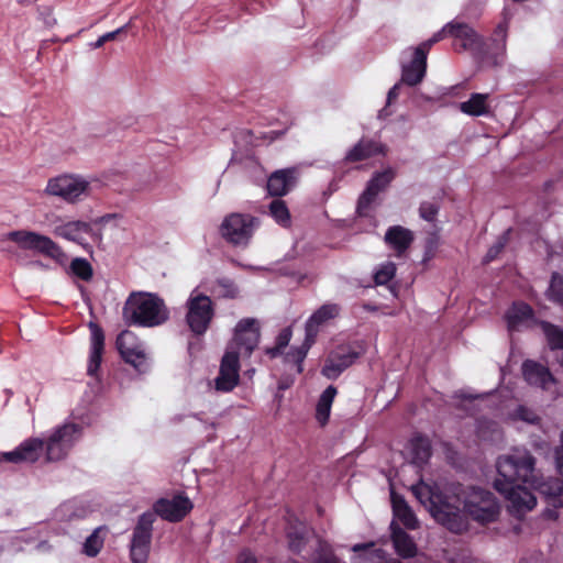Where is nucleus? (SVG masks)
I'll return each instance as SVG.
<instances>
[{"instance_id": "obj_1", "label": "nucleus", "mask_w": 563, "mask_h": 563, "mask_svg": "<svg viewBox=\"0 0 563 563\" xmlns=\"http://www.w3.org/2000/svg\"><path fill=\"white\" fill-rule=\"evenodd\" d=\"M534 464V457L527 450L520 449L500 456L497 461L498 477L494 482V487L507 498L510 511L515 515L530 511L537 505L536 496L517 483L522 482L533 488Z\"/></svg>"}, {"instance_id": "obj_2", "label": "nucleus", "mask_w": 563, "mask_h": 563, "mask_svg": "<svg viewBox=\"0 0 563 563\" xmlns=\"http://www.w3.org/2000/svg\"><path fill=\"white\" fill-rule=\"evenodd\" d=\"M411 490L431 516L451 532L462 533L467 530V520L456 505L455 498L443 495L438 487L424 482L413 485Z\"/></svg>"}, {"instance_id": "obj_3", "label": "nucleus", "mask_w": 563, "mask_h": 563, "mask_svg": "<svg viewBox=\"0 0 563 563\" xmlns=\"http://www.w3.org/2000/svg\"><path fill=\"white\" fill-rule=\"evenodd\" d=\"M261 338L258 321L254 318L241 319L235 328L234 335L229 343L220 364V371L240 379V357H250L257 347Z\"/></svg>"}, {"instance_id": "obj_4", "label": "nucleus", "mask_w": 563, "mask_h": 563, "mask_svg": "<svg viewBox=\"0 0 563 563\" xmlns=\"http://www.w3.org/2000/svg\"><path fill=\"white\" fill-rule=\"evenodd\" d=\"M168 314L164 300L148 292L131 295L123 308L124 320L141 327L161 325L168 319Z\"/></svg>"}, {"instance_id": "obj_5", "label": "nucleus", "mask_w": 563, "mask_h": 563, "mask_svg": "<svg viewBox=\"0 0 563 563\" xmlns=\"http://www.w3.org/2000/svg\"><path fill=\"white\" fill-rule=\"evenodd\" d=\"M341 307L338 303L327 302L318 308L306 322L305 342L299 347L291 349L285 356V361L291 364L297 373L302 371V362L314 342L319 327L340 314Z\"/></svg>"}, {"instance_id": "obj_6", "label": "nucleus", "mask_w": 563, "mask_h": 563, "mask_svg": "<svg viewBox=\"0 0 563 563\" xmlns=\"http://www.w3.org/2000/svg\"><path fill=\"white\" fill-rule=\"evenodd\" d=\"M464 511L481 523L493 522L499 514V506L495 496L485 489L471 487L464 494Z\"/></svg>"}, {"instance_id": "obj_7", "label": "nucleus", "mask_w": 563, "mask_h": 563, "mask_svg": "<svg viewBox=\"0 0 563 563\" xmlns=\"http://www.w3.org/2000/svg\"><path fill=\"white\" fill-rule=\"evenodd\" d=\"M258 227L260 220L256 217L233 212L223 219L220 234L233 245L246 246Z\"/></svg>"}, {"instance_id": "obj_8", "label": "nucleus", "mask_w": 563, "mask_h": 563, "mask_svg": "<svg viewBox=\"0 0 563 563\" xmlns=\"http://www.w3.org/2000/svg\"><path fill=\"white\" fill-rule=\"evenodd\" d=\"M186 322L197 335L207 332L214 316V309L209 296L194 289L186 301Z\"/></svg>"}, {"instance_id": "obj_9", "label": "nucleus", "mask_w": 563, "mask_h": 563, "mask_svg": "<svg viewBox=\"0 0 563 563\" xmlns=\"http://www.w3.org/2000/svg\"><path fill=\"white\" fill-rule=\"evenodd\" d=\"M89 183L81 176L63 174L48 179L45 192L68 203H76L88 195Z\"/></svg>"}, {"instance_id": "obj_10", "label": "nucleus", "mask_w": 563, "mask_h": 563, "mask_svg": "<svg viewBox=\"0 0 563 563\" xmlns=\"http://www.w3.org/2000/svg\"><path fill=\"white\" fill-rule=\"evenodd\" d=\"M81 427L76 423H65L49 435L46 441V459L54 462L64 459L81 435Z\"/></svg>"}, {"instance_id": "obj_11", "label": "nucleus", "mask_w": 563, "mask_h": 563, "mask_svg": "<svg viewBox=\"0 0 563 563\" xmlns=\"http://www.w3.org/2000/svg\"><path fill=\"white\" fill-rule=\"evenodd\" d=\"M8 238L15 242L21 249L41 253L54 260L64 257V252L51 238L33 231H12Z\"/></svg>"}, {"instance_id": "obj_12", "label": "nucleus", "mask_w": 563, "mask_h": 563, "mask_svg": "<svg viewBox=\"0 0 563 563\" xmlns=\"http://www.w3.org/2000/svg\"><path fill=\"white\" fill-rule=\"evenodd\" d=\"M155 515L151 511L142 514L132 533L130 554L133 563H146L152 541Z\"/></svg>"}, {"instance_id": "obj_13", "label": "nucleus", "mask_w": 563, "mask_h": 563, "mask_svg": "<svg viewBox=\"0 0 563 563\" xmlns=\"http://www.w3.org/2000/svg\"><path fill=\"white\" fill-rule=\"evenodd\" d=\"M117 347L122 358L137 372L147 369V356L143 343L130 330L122 331L117 338Z\"/></svg>"}, {"instance_id": "obj_14", "label": "nucleus", "mask_w": 563, "mask_h": 563, "mask_svg": "<svg viewBox=\"0 0 563 563\" xmlns=\"http://www.w3.org/2000/svg\"><path fill=\"white\" fill-rule=\"evenodd\" d=\"M191 508V501L187 497L179 495L173 499H158L153 506L154 511L152 514L167 521L177 522L180 521Z\"/></svg>"}, {"instance_id": "obj_15", "label": "nucleus", "mask_w": 563, "mask_h": 563, "mask_svg": "<svg viewBox=\"0 0 563 563\" xmlns=\"http://www.w3.org/2000/svg\"><path fill=\"white\" fill-rule=\"evenodd\" d=\"M53 232L56 236L75 242L85 249L87 247V244L85 243V235H89L93 240H100V234L93 231L91 224L80 220L56 225Z\"/></svg>"}, {"instance_id": "obj_16", "label": "nucleus", "mask_w": 563, "mask_h": 563, "mask_svg": "<svg viewBox=\"0 0 563 563\" xmlns=\"http://www.w3.org/2000/svg\"><path fill=\"white\" fill-rule=\"evenodd\" d=\"M358 358V353L349 349H340L332 352L327 358L322 375L329 379H335Z\"/></svg>"}, {"instance_id": "obj_17", "label": "nucleus", "mask_w": 563, "mask_h": 563, "mask_svg": "<svg viewBox=\"0 0 563 563\" xmlns=\"http://www.w3.org/2000/svg\"><path fill=\"white\" fill-rule=\"evenodd\" d=\"M395 173L391 168L384 172L376 173L368 181L365 191L358 199L357 210L362 213L363 209L367 208L378 195L379 191L384 190L390 181L394 179Z\"/></svg>"}, {"instance_id": "obj_18", "label": "nucleus", "mask_w": 563, "mask_h": 563, "mask_svg": "<svg viewBox=\"0 0 563 563\" xmlns=\"http://www.w3.org/2000/svg\"><path fill=\"white\" fill-rule=\"evenodd\" d=\"M522 375L526 382L531 386L548 389L550 384H555L556 379L549 368L536 361L526 360L521 366Z\"/></svg>"}, {"instance_id": "obj_19", "label": "nucleus", "mask_w": 563, "mask_h": 563, "mask_svg": "<svg viewBox=\"0 0 563 563\" xmlns=\"http://www.w3.org/2000/svg\"><path fill=\"white\" fill-rule=\"evenodd\" d=\"M44 446V441L38 438L25 440L14 451L4 453V459L9 462H35L38 460Z\"/></svg>"}, {"instance_id": "obj_20", "label": "nucleus", "mask_w": 563, "mask_h": 563, "mask_svg": "<svg viewBox=\"0 0 563 563\" xmlns=\"http://www.w3.org/2000/svg\"><path fill=\"white\" fill-rule=\"evenodd\" d=\"M296 179V168L276 170L269 176L267 180V190L272 196L282 197L295 186Z\"/></svg>"}, {"instance_id": "obj_21", "label": "nucleus", "mask_w": 563, "mask_h": 563, "mask_svg": "<svg viewBox=\"0 0 563 563\" xmlns=\"http://www.w3.org/2000/svg\"><path fill=\"white\" fill-rule=\"evenodd\" d=\"M427 70V57L423 53L413 49L412 59L401 68V81L408 86H416L422 81Z\"/></svg>"}, {"instance_id": "obj_22", "label": "nucleus", "mask_w": 563, "mask_h": 563, "mask_svg": "<svg viewBox=\"0 0 563 563\" xmlns=\"http://www.w3.org/2000/svg\"><path fill=\"white\" fill-rule=\"evenodd\" d=\"M90 329V356L88 364V374L95 375L101 364V356L104 347V334L102 329L93 323H89Z\"/></svg>"}, {"instance_id": "obj_23", "label": "nucleus", "mask_w": 563, "mask_h": 563, "mask_svg": "<svg viewBox=\"0 0 563 563\" xmlns=\"http://www.w3.org/2000/svg\"><path fill=\"white\" fill-rule=\"evenodd\" d=\"M385 242L396 251L397 255L405 253L413 241V233L401 225L390 227L385 234Z\"/></svg>"}, {"instance_id": "obj_24", "label": "nucleus", "mask_w": 563, "mask_h": 563, "mask_svg": "<svg viewBox=\"0 0 563 563\" xmlns=\"http://www.w3.org/2000/svg\"><path fill=\"white\" fill-rule=\"evenodd\" d=\"M376 154H385V146L380 143L362 139L345 155V161L355 163L367 159Z\"/></svg>"}, {"instance_id": "obj_25", "label": "nucleus", "mask_w": 563, "mask_h": 563, "mask_svg": "<svg viewBox=\"0 0 563 563\" xmlns=\"http://www.w3.org/2000/svg\"><path fill=\"white\" fill-rule=\"evenodd\" d=\"M390 529L396 553L404 559L413 558L417 554V545L412 538L395 523H391Z\"/></svg>"}, {"instance_id": "obj_26", "label": "nucleus", "mask_w": 563, "mask_h": 563, "mask_svg": "<svg viewBox=\"0 0 563 563\" xmlns=\"http://www.w3.org/2000/svg\"><path fill=\"white\" fill-rule=\"evenodd\" d=\"M534 486L533 488L539 490L540 494L547 498L552 499V505L555 507L562 506L560 497L563 494V481L560 478H548L547 481H539L534 474Z\"/></svg>"}, {"instance_id": "obj_27", "label": "nucleus", "mask_w": 563, "mask_h": 563, "mask_svg": "<svg viewBox=\"0 0 563 563\" xmlns=\"http://www.w3.org/2000/svg\"><path fill=\"white\" fill-rule=\"evenodd\" d=\"M446 30H451V36L461 41V48L467 49L478 42L475 31L467 24L461 22L446 23Z\"/></svg>"}, {"instance_id": "obj_28", "label": "nucleus", "mask_w": 563, "mask_h": 563, "mask_svg": "<svg viewBox=\"0 0 563 563\" xmlns=\"http://www.w3.org/2000/svg\"><path fill=\"white\" fill-rule=\"evenodd\" d=\"M532 317L533 310L528 303L515 302L506 314L508 329L510 331L518 330L523 322L532 319Z\"/></svg>"}, {"instance_id": "obj_29", "label": "nucleus", "mask_w": 563, "mask_h": 563, "mask_svg": "<svg viewBox=\"0 0 563 563\" xmlns=\"http://www.w3.org/2000/svg\"><path fill=\"white\" fill-rule=\"evenodd\" d=\"M393 510L395 517L408 529H417L419 527L418 519L411 508L404 498L391 495Z\"/></svg>"}, {"instance_id": "obj_30", "label": "nucleus", "mask_w": 563, "mask_h": 563, "mask_svg": "<svg viewBox=\"0 0 563 563\" xmlns=\"http://www.w3.org/2000/svg\"><path fill=\"white\" fill-rule=\"evenodd\" d=\"M487 93H473L467 101L461 102L460 110L472 117H479L488 113Z\"/></svg>"}, {"instance_id": "obj_31", "label": "nucleus", "mask_w": 563, "mask_h": 563, "mask_svg": "<svg viewBox=\"0 0 563 563\" xmlns=\"http://www.w3.org/2000/svg\"><path fill=\"white\" fill-rule=\"evenodd\" d=\"M410 451L416 464L422 465L431 456V443L427 437L417 435L410 441Z\"/></svg>"}, {"instance_id": "obj_32", "label": "nucleus", "mask_w": 563, "mask_h": 563, "mask_svg": "<svg viewBox=\"0 0 563 563\" xmlns=\"http://www.w3.org/2000/svg\"><path fill=\"white\" fill-rule=\"evenodd\" d=\"M335 395L336 388L334 386H329L322 391L319 398L316 418L321 424H324L329 419L331 406Z\"/></svg>"}, {"instance_id": "obj_33", "label": "nucleus", "mask_w": 563, "mask_h": 563, "mask_svg": "<svg viewBox=\"0 0 563 563\" xmlns=\"http://www.w3.org/2000/svg\"><path fill=\"white\" fill-rule=\"evenodd\" d=\"M551 350H563V328L548 321L539 322Z\"/></svg>"}, {"instance_id": "obj_34", "label": "nucleus", "mask_w": 563, "mask_h": 563, "mask_svg": "<svg viewBox=\"0 0 563 563\" xmlns=\"http://www.w3.org/2000/svg\"><path fill=\"white\" fill-rule=\"evenodd\" d=\"M354 552L362 551L364 559L371 563H401L397 559H386L384 551L380 549H374V544H356L353 547Z\"/></svg>"}, {"instance_id": "obj_35", "label": "nucleus", "mask_w": 563, "mask_h": 563, "mask_svg": "<svg viewBox=\"0 0 563 563\" xmlns=\"http://www.w3.org/2000/svg\"><path fill=\"white\" fill-rule=\"evenodd\" d=\"M271 217L282 227L288 228L291 223V217L288 207L284 200L274 199L268 206Z\"/></svg>"}, {"instance_id": "obj_36", "label": "nucleus", "mask_w": 563, "mask_h": 563, "mask_svg": "<svg viewBox=\"0 0 563 563\" xmlns=\"http://www.w3.org/2000/svg\"><path fill=\"white\" fill-rule=\"evenodd\" d=\"M211 292L220 298L233 299L238 297L239 288L233 280L229 278H219L212 285Z\"/></svg>"}, {"instance_id": "obj_37", "label": "nucleus", "mask_w": 563, "mask_h": 563, "mask_svg": "<svg viewBox=\"0 0 563 563\" xmlns=\"http://www.w3.org/2000/svg\"><path fill=\"white\" fill-rule=\"evenodd\" d=\"M547 296L550 300L563 307V278L558 273H554L551 277Z\"/></svg>"}, {"instance_id": "obj_38", "label": "nucleus", "mask_w": 563, "mask_h": 563, "mask_svg": "<svg viewBox=\"0 0 563 563\" xmlns=\"http://www.w3.org/2000/svg\"><path fill=\"white\" fill-rule=\"evenodd\" d=\"M306 534L307 530L303 526L294 528L287 532L289 549L292 552L299 553L302 550L306 544Z\"/></svg>"}, {"instance_id": "obj_39", "label": "nucleus", "mask_w": 563, "mask_h": 563, "mask_svg": "<svg viewBox=\"0 0 563 563\" xmlns=\"http://www.w3.org/2000/svg\"><path fill=\"white\" fill-rule=\"evenodd\" d=\"M396 275V265L393 262L382 264L374 274L376 285H387Z\"/></svg>"}, {"instance_id": "obj_40", "label": "nucleus", "mask_w": 563, "mask_h": 563, "mask_svg": "<svg viewBox=\"0 0 563 563\" xmlns=\"http://www.w3.org/2000/svg\"><path fill=\"white\" fill-rule=\"evenodd\" d=\"M70 269L77 277H79L82 280L87 282L90 280L92 277V267L90 263L85 258L77 257L73 260L70 264Z\"/></svg>"}, {"instance_id": "obj_41", "label": "nucleus", "mask_w": 563, "mask_h": 563, "mask_svg": "<svg viewBox=\"0 0 563 563\" xmlns=\"http://www.w3.org/2000/svg\"><path fill=\"white\" fill-rule=\"evenodd\" d=\"M100 530L101 528H97L84 543V553L88 556H96L103 545V540L99 536Z\"/></svg>"}, {"instance_id": "obj_42", "label": "nucleus", "mask_w": 563, "mask_h": 563, "mask_svg": "<svg viewBox=\"0 0 563 563\" xmlns=\"http://www.w3.org/2000/svg\"><path fill=\"white\" fill-rule=\"evenodd\" d=\"M312 563H339L327 543L318 542Z\"/></svg>"}, {"instance_id": "obj_43", "label": "nucleus", "mask_w": 563, "mask_h": 563, "mask_svg": "<svg viewBox=\"0 0 563 563\" xmlns=\"http://www.w3.org/2000/svg\"><path fill=\"white\" fill-rule=\"evenodd\" d=\"M440 206L434 201H423L419 207V216L428 222H433L438 216Z\"/></svg>"}, {"instance_id": "obj_44", "label": "nucleus", "mask_w": 563, "mask_h": 563, "mask_svg": "<svg viewBox=\"0 0 563 563\" xmlns=\"http://www.w3.org/2000/svg\"><path fill=\"white\" fill-rule=\"evenodd\" d=\"M239 384L238 379H234L233 376L224 374L219 371V375L214 379L216 389L219 391H231Z\"/></svg>"}, {"instance_id": "obj_45", "label": "nucleus", "mask_w": 563, "mask_h": 563, "mask_svg": "<svg viewBox=\"0 0 563 563\" xmlns=\"http://www.w3.org/2000/svg\"><path fill=\"white\" fill-rule=\"evenodd\" d=\"M507 30H508V21L505 19L504 22L499 23L495 30V42L499 40L497 43V48L500 51L501 55H504L506 51V40H507Z\"/></svg>"}, {"instance_id": "obj_46", "label": "nucleus", "mask_w": 563, "mask_h": 563, "mask_svg": "<svg viewBox=\"0 0 563 563\" xmlns=\"http://www.w3.org/2000/svg\"><path fill=\"white\" fill-rule=\"evenodd\" d=\"M126 26H122L117 29L115 31L108 32L103 35H101L95 43L90 44L92 48H99L101 47L106 42L113 41L117 38V36L125 30Z\"/></svg>"}, {"instance_id": "obj_47", "label": "nucleus", "mask_w": 563, "mask_h": 563, "mask_svg": "<svg viewBox=\"0 0 563 563\" xmlns=\"http://www.w3.org/2000/svg\"><path fill=\"white\" fill-rule=\"evenodd\" d=\"M506 244V238H500L487 252L485 256L486 262H490L497 257V255L501 252V250L505 247Z\"/></svg>"}, {"instance_id": "obj_48", "label": "nucleus", "mask_w": 563, "mask_h": 563, "mask_svg": "<svg viewBox=\"0 0 563 563\" xmlns=\"http://www.w3.org/2000/svg\"><path fill=\"white\" fill-rule=\"evenodd\" d=\"M291 340V330L289 328L283 329L276 339V344L285 349Z\"/></svg>"}, {"instance_id": "obj_49", "label": "nucleus", "mask_w": 563, "mask_h": 563, "mask_svg": "<svg viewBox=\"0 0 563 563\" xmlns=\"http://www.w3.org/2000/svg\"><path fill=\"white\" fill-rule=\"evenodd\" d=\"M556 468L561 476H563V431L561 434V446L555 451Z\"/></svg>"}, {"instance_id": "obj_50", "label": "nucleus", "mask_w": 563, "mask_h": 563, "mask_svg": "<svg viewBox=\"0 0 563 563\" xmlns=\"http://www.w3.org/2000/svg\"><path fill=\"white\" fill-rule=\"evenodd\" d=\"M438 43L437 37L432 36L428 41L422 42L420 45H418L415 49L419 53H423L426 57L428 56V53L433 44Z\"/></svg>"}, {"instance_id": "obj_51", "label": "nucleus", "mask_w": 563, "mask_h": 563, "mask_svg": "<svg viewBox=\"0 0 563 563\" xmlns=\"http://www.w3.org/2000/svg\"><path fill=\"white\" fill-rule=\"evenodd\" d=\"M451 563H478V561L470 554L460 553L451 559Z\"/></svg>"}, {"instance_id": "obj_52", "label": "nucleus", "mask_w": 563, "mask_h": 563, "mask_svg": "<svg viewBox=\"0 0 563 563\" xmlns=\"http://www.w3.org/2000/svg\"><path fill=\"white\" fill-rule=\"evenodd\" d=\"M518 415H519V417L522 420L531 422V423L537 420L536 415L533 412H531L530 410H528L527 408H523V407H520L518 409Z\"/></svg>"}, {"instance_id": "obj_53", "label": "nucleus", "mask_w": 563, "mask_h": 563, "mask_svg": "<svg viewBox=\"0 0 563 563\" xmlns=\"http://www.w3.org/2000/svg\"><path fill=\"white\" fill-rule=\"evenodd\" d=\"M238 563H257V561L250 551L245 550L239 555Z\"/></svg>"}, {"instance_id": "obj_54", "label": "nucleus", "mask_w": 563, "mask_h": 563, "mask_svg": "<svg viewBox=\"0 0 563 563\" xmlns=\"http://www.w3.org/2000/svg\"><path fill=\"white\" fill-rule=\"evenodd\" d=\"M282 351L283 349L279 347V345L275 344V346L273 347H267L265 350V353L271 357V358H275L277 356H279L282 354Z\"/></svg>"}, {"instance_id": "obj_55", "label": "nucleus", "mask_w": 563, "mask_h": 563, "mask_svg": "<svg viewBox=\"0 0 563 563\" xmlns=\"http://www.w3.org/2000/svg\"><path fill=\"white\" fill-rule=\"evenodd\" d=\"M400 84H396L393 86L387 95V102L390 103L393 100H395L398 97V90H399Z\"/></svg>"}, {"instance_id": "obj_56", "label": "nucleus", "mask_w": 563, "mask_h": 563, "mask_svg": "<svg viewBox=\"0 0 563 563\" xmlns=\"http://www.w3.org/2000/svg\"><path fill=\"white\" fill-rule=\"evenodd\" d=\"M437 37V41L443 40L445 36H451V30H446V24L437 33L433 34Z\"/></svg>"}, {"instance_id": "obj_57", "label": "nucleus", "mask_w": 563, "mask_h": 563, "mask_svg": "<svg viewBox=\"0 0 563 563\" xmlns=\"http://www.w3.org/2000/svg\"><path fill=\"white\" fill-rule=\"evenodd\" d=\"M364 308H365V309H367V310H371V311L375 310V308H374V307H371V306H368V305H365V306H364Z\"/></svg>"}, {"instance_id": "obj_58", "label": "nucleus", "mask_w": 563, "mask_h": 563, "mask_svg": "<svg viewBox=\"0 0 563 563\" xmlns=\"http://www.w3.org/2000/svg\"><path fill=\"white\" fill-rule=\"evenodd\" d=\"M560 365L563 367V353H562V356L560 358Z\"/></svg>"}]
</instances>
